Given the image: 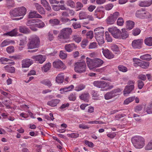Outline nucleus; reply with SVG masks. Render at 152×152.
<instances>
[{
	"mask_svg": "<svg viewBox=\"0 0 152 152\" xmlns=\"http://www.w3.org/2000/svg\"><path fill=\"white\" fill-rule=\"evenodd\" d=\"M86 59L87 66L90 70H94L96 68L102 66L104 63L103 61L99 58L91 59L87 57Z\"/></svg>",
	"mask_w": 152,
	"mask_h": 152,
	"instance_id": "1",
	"label": "nucleus"
},
{
	"mask_svg": "<svg viewBox=\"0 0 152 152\" xmlns=\"http://www.w3.org/2000/svg\"><path fill=\"white\" fill-rule=\"evenodd\" d=\"M95 37L99 45L104 44V40L103 38L104 31L102 27H99L94 30Z\"/></svg>",
	"mask_w": 152,
	"mask_h": 152,
	"instance_id": "2",
	"label": "nucleus"
},
{
	"mask_svg": "<svg viewBox=\"0 0 152 152\" xmlns=\"http://www.w3.org/2000/svg\"><path fill=\"white\" fill-rule=\"evenodd\" d=\"M131 141L134 146L137 148H141L145 145V140L141 136H134L132 138Z\"/></svg>",
	"mask_w": 152,
	"mask_h": 152,
	"instance_id": "3",
	"label": "nucleus"
},
{
	"mask_svg": "<svg viewBox=\"0 0 152 152\" xmlns=\"http://www.w3.org/2000/svg\"><path fill=\"white\" fill-rule=\"evenodd\" d=\"M40 42L39 37L36 35L31 37L29 39V42L27 46L28 49H32L38 48Z\"/></svg>",
	"mask_w": 152,
	"mask_h": 152,
	"instance_id": "4",
	"label": "nucleus"
},
{
	"mask_svg": "<svg viewBox=\"0 0 152 152\" xmlns=\"http://www.w3.org/2000/svg\"><path fill=\"white\" fill-rule=\"evenodd\" d=\"M86 66L84 61L77 62L75 65L74 70L78 73L85 72L86 71Z\"/></svg>",
	"mask_w": 152,
	"mask_h": 152,
	"instance_id": "5",
	"label": "nucleus"
},
{
	"mask_svg": "<svg viewBox=\"0 0 152 152\" xmlns=\"http://www.w3.org/2000/svg\"><path fill=\"white\" fill-rule=\"evenodd\" d=\"M135 15L136 17L140 19L146 18L150 16V13L147 11H145L143 8L137 10Z\"/></svg>",
	"mask_w": 152,
	"mask_h": 152,
	"instance_id": "6",
	"label": "nucleus"
},
{
	"mask_svg": "<svg viewBox=\"0 0 152 152\" xmlns=\"http://www.w3.org/2000/svg\"><path fill=\"white\" fill-rule=\"evenodd\" d=\"M120 15V13L118 12L110 14L106 20L107 23L110 25L113 24Z\"/></svg>",
	"mask_w": 152,
	"mask_h": 152,
	"instance_id": "7",
	"label": "nucleus"
},
{
	"mask_svg": "<svg viewBox=\"0 0 152 152\" xmlns=\"http://www.w3.org/2000/svg\"><path fill=\"white\" fill-rule=\"evenodd\" d=\"M121 91V90L119 88L113 90L105 94L104 96V98L106 100L111 99L118 95V93H120Z\"/></svg>",
	"mask_w": 152,
	"mask_h": 152,
	"instance_id": "8",
	"label": "nucleus"
},
{
	"mask_svg": "<svg viewBox=\"0 0 152 152\" xmlns=\"http://www.w3.org/2000/svg\"><path fill=\"white\" fill-rule=\"evenodd\" d=\"M108 30L114 38L118 39L120 38L121 32L119 29L115 27H112L109 28Z\"/></svg>",
	"mask_w": 152,
	"mask_h": 152,
	"instance_id": "9",
	"label": "nucleus"
},
{
	"mask_svg": "<svg viewBox=\"0 0 152 152\" xmlns=\"http://www.w3.org/2000/svg\"><path fill=\"white\" fill-rule=\"evenodd\" d=\"M143 43V40L142 39H135L132 41V45L134 49H140L142 48Z\"/></svg>",
	"mask_w": 152,
	"mask_h": 152,
	"instance_id": "10",
	"label": "nucleus"
},
{
	"mask_svg": "<svg viewBox=\"0 0 152 152\" xmlns=\"http://www.w3.org/2000/svg\"><path fill=\"white\" fill-rule=\"evenodd\" d=\"M72 32V30L71 28H64L61 31V35L63 38L67 39L68 38Z\"/></svg>",
	"mask_w": 152,
	"mask_h": 152,
	"instance_id": "11",
	"label": "nucleus"
},
{
	"mask_svg": "<svg viewBox=\"0 0 152 152\" xmlns=\"http://www.w3.org/2000/svg\"><path fill=\"white\" fill-rule=\"evenodd\" d=\"M53 66L54 68L58 69H64L66 68L63 62L59 59L53 62Z\"/></svg>",
	"mask_w": 152,
	"mask_h": 152,
	"instance_id": "12",
	"label": "nucleus"
},
{
	"mask_svg": "<svg viewBox=\"0 0 152 152\" xmlns=\"http://www.w3.org/2000/svg\"><path fill=\"white\" fill-rule=\"evenodd\" d=\"M31 58L34 61H37V63L40 64L43 63L46 59L45 56L42 55L33 56L31 57Z\"/></svg>",
	"mask_w": 152,
	"mask_h": 152,
	"instance_id": "13",
	"label": "nucleus"
},
{
	"mask_svg": "<svg viewBox=\"0 0 152 152\" xmlns=\"http://www.w3.org/2000/svg\"><path fill=\"white\" fill-rule=\"evenodd\" d=\"M94 85L99 88H104L107 86V83L104 81H95L93 83Z\"/></svg>",
	"mask_w": 152,
	"mask_h": 152,
	"instance_id": "14",
	"label": "nucleus"
},
{
	"mask_svg": "<svg viewBox=\"0 0 152 152\" xmlns=\"http://www.w3.org/2000/svg\"><path fill=\"white\" fill-rule=\"evenodd\" d=\"M134 88V86H127L125 87L123 91V94L124 96H127L129 94L131 93Z\"/></svg>",
	"mask_w": 152,
	"mask_h": 152,
	"instance_id": "15",
	"label": "nucleus"
},
{
	"mask_svg": "<svg viewBox=\"0 0 152 152\" xmlns=\"http://www.w3.org/2000/svg\"><path fill=\"white\" fill-rule=\"evenodd\" d=\"M152 4V0H144L140 1L139 5L142 7H147Z\"/></svg>",
	"mask_w": 152,
	"mask_h": 152,
	"instance_id": "16",
	"label": "nucleus"
},
{
	"mask_svg": "<svg viewBox=\"0 0 152 152\" xmlns=\"http://www.w3.org/2000/svg\"><path fill=\"white\" fill-rule=\"evenodd\" d=\"M104 56L107 58L110 59L114 57V55L107 49H105L102 51Z\"/></svg>",
	"mask_w": 152,
	"mask_h": 152,
	"instance_id": "17",
	"label": "nucleus"
},
{
	"mask_svg": "<svg viewBox=\"0 0 152 152\" xmlns=\"http://www.w3.org/2000/svg\"><path fill=\"white\" fill-rule=\"evenodd\" d=\"M22 67L23 68L28 67L33 64V61L29 59L23 60L22 61Z\"/></svg>",
	"mask_w": 152,
	"mask_h": 152,
	"instance_id": "18",
	"label": "nucleus"
},
{
	"mask_svg": "<svg viewBox=\"0 0 152 152\" xmlns=\"http://www.w3.org/2000/svg\"><path fill=\"white\" fill-rule=\"evenodd\" d=\"M104 11L101 10H96L95 11L94 15L96 18L101 19L104 17Z\"/></svg>",
	"mask_w": 152,
	"mask_h": 152,
	"instance_id": "19",
	"label": "nucleus"
},
{
	"mask_svg": "<svg viewBox=\"0 0 152 152\" xmlns=\"http://www.w3.org/2000/svg\"><path fill=\"white\" fill-rule=\"evenodd\" d=\"M18 9V8L16 7L10 10L9 14L11 18L19 16Z\"/></svg>",
	"mask_w": 152,
	"mask_h": 152,
	"instance_id": "20",
	"label": "nucleus"
},
{
	"mask_svg": "<svg viewBox=\"0 0 152 152\" xmlns=\"http://www.w3.org/2000/svg\"><path fill=\"white\" fill-rule=\"evenodd\" d=\"M28 17L30 18H42V16L37 13L36 11H31L29 13Z\"/></svg>",
	"mask_w": 152,
	"mask_h": 152,
	"instance_id": "21",
	"label": "nucleus"
},
{
	"mask_svg": "<svg viewBox=\"0 0 152 152\" xmlns=\"http://www.w3.org/2000/svg\"><path fill=\"white\" fill-rule=\"evenodd\" d=\"M37 10L41 14H45V12L42 6L37 3H35L33 4Z\"/></svg>",
	"mask_w": 152,
	"mask_h": 152,
	"instance_id": "22",
	"label": "nucleus"
},
{
	"mask_svg": "<svg viewBox=\"0 0 152 152\" xmlns=\"http://www.w3.org/2000/svg\"><path fill=\"white\" fill-rule=\"evenodd\" d=\"M60 102V100L58 99H53L48 101L47 104L51 107H54L56 106Z\"/></svg>",
	"mask_w": 152,
	"mask_h": 152,
	"instance_id": "23",
	"label": "nucleus"
},
{
	"mask_svg": "<svg viewBox=\"0 0 152 152\" xmlns=\"http://www.w3.org/2000/svg\"><path fill=\"white\" fill-rule=\"evenodd\" d=\"M76 47V46L74 43H71L66 45L65 48L67 51L70 52L75 49Z\"/></svg>",
	"mask_w": 152,
	"mask_h": 152,
	"instance_id": "24",
	"label": "nucleus"
},
{
	"mask_svg": "<svg viewBox=\"0 0 152 152\" xmlns=\"http://www.w3.org/2000/svg\"><path fill=\"white\" fill-rule=\"evenodd\" d=\"M149 63L148 62H146L139 60L138 62V65L143 68H146L148 67Z\"/></svg>",
	"mask_w": 152,
	"mask_h": 152,
	"instance_id": "25",
	"label": "nucleus"
},
{
	"mask_svg": "<svg viewBox=\"0 0 152 152\" xmlns=\"http://www.w3.org/2000/svg\"><path fill=\"white\" fill-rule=\"evenodd\" d=\"M64 79V76L63 73L58 74L56 78V82L58 83H63Z\"/></svg>",
	"mask_w": 152,
	"mask_h": 152,
	"instance_id": "26",
	"label": "nucleus"
},
{
	"mask_svg": "<svg viewBox=\"0 0 152 152\" xmlns=\"http://www.w3.org/2000/svg\"><path fill=\"white\" fill-rule=\"evenodd\" d=\"M49 22L52 26H54L59 25L60 21L58 19L55 18L50 19L49 20Z\"/></svg>",
	"mask_w": 152,
	"mask_h": 152,
	"instance_id": "27",
	"label": "nucleus"
},
{
	"mask_svg": "<svg viewBox=\"0 0 152 152\" xmlns=\"http://www.w3.org/2000/svg\"><path fill=\"white\" fill-rule=\"evenodd\" d=\"M134 23L131 20H128L126 22V28L127 29L130 30L134 27Z\"/></svg>",
	"mask_w": 152,
	"mask_h": 152,
	"instance_id": "28",
	"label": "nucleus"
},
{
	"mask_svg": "<svg viewBox=\"0 0 152 152\" xmlns=\"http://www.w3.org/2000/svg\"><path fill=\"white\" fill-rule=\"evenodd\" d=\"M41 4L45 7L46 10L48 11L51 10V7L49 3L46 0H41Z\"/></svg>",
	"mask_w": 152,
	"mask_h": 152,
	"instance_id": "29",
	"label": "nucleus"
},
{
	"mask_svg": "<svg viewBox=\"0 0 152 152\" xmlns=\"http://www.w3.org/2000/svg\"><path fill=\"white\" fill-rule=\"evenodd\" d=\"M18 8L19 9L18 10L19 16H24L25 15L27 11L26 8L24 7Z\"/></svg>",
	"mask_w": 152,
	"mask_h": 152,
	"instance_id": "30",
	"label": "nucleus"
},
{
	"mask_svg": "<svg viewBox=\"0 0 152 152\" xmlns=\"http://www.w3.org/2000/svg\"><path fill=\"white\" fill-rule=\"evenodd\" d=\"M6 5L9 9L15 7V2L14 0H6Z\"/></svg>",
	"mask_w": 152,
	"mask_h": 152,
	"instance_id": "31",
	"label": "nucleus"
},
{
	"mask_svg": "<svg viewBox=\"0 0 152 152\" xmlns=\"http://www.w3.org/2000/svg\"><path fill=\"white\" fill-rule=\"evenodd\" d=\"M89 97V95L88 93L87 92L82 94L79 96L80 98L85 101H87Z\"/></svg>",
	"mask_w": 152,
	"mask_h": 152,
	"instance_id": "32",
	"label": "nucleus"
},
{
	"mask_svg": "<svg viewBox=\"0 0 152 152\" xmlns=\"http://www.w3.org/2000/svg\"><path fill=\"white\" fill-rule=\"evenodd\" d=\"M17 34V29H15L12 31L4 34V35L10 36L11 37L16 36Z\"/></svg>",
	"mask_w": 152,
	"mask_h": 152,
	"instance_id": "33",
	"label": "nucleus"
},
{
	"mask_svg": "<svg viewBox=\"0 0 152 152\" xmlns=\"http://www.w3.org/2000/svg\"><path fill=\"white\" fill-rule=\"evenodd\" d=\"M144 42L147 45L152 46V37H149L146 38L144 40Z\"/></svg>",
	"mask_w": 152,
	"mask_h": 152,
	"instance_id": "34",
	"label": "nucleus"
},
{
	"mask_svg": "<svg viewBox=\"0 0 152 152\" xmlns=\"http://www.w3.org/2000/svg\"><path fill=\"white\" fill-rule=\"evenodd\" d=\"M19 30L20 32L25 34H28L29 33L30 31L26 27L20 26L19 27Z\"/></svg>",
	"mask_w": 152,
	"mask_h": 152,
	"instance_id": "35",
	"label": "nucleus"
},
{
	"mask_svg": "<svg viewBox=\"0 0 152 152\" xmlns=\"http://www.w3.org/2000/svg\"><path fill=\"white\" fill-rule=\"evenodd\" d=\"M51 66V64L50 63H48L45 65L43 66L42 68V70L44 72H46L50 69Z\"/></svg>",
	"mask_w": 152,
	"mask_h": 152,
	"instance_id": "36",
	"label": "nucleus"
},
{
	"mask_svg": "<svg viewBox=\"0 0 152 152\" xmlns=\"http://www.w3.org/2000/svg\"><path fill=\"white\" fill-rule=\"evenodd\" d=\"M140 58L142 60H145L148 61H149L151 59V55L148 54L141 56Z\"/></svg>",
	"mask_w": 152,
	"mask_h": 152,
	"instance_id": "37",
	"label": "nucleus"
},
{
	"mask_svg": "<svg viewBox=\"0 0 152 152\" xmlns=\"http://www.w3.org/2000/svg\"><path fill=\"white\" fill-rule=\"evenodd\" d=\"M125 29H122V33L120 34V38L119 39H125L127 38L129 36V34L127 32H125Z\"/></svg>",
	"mask_w": 152,
	"mask_h": 152,
	"instance_id": "38",
	"label": "nucleus"
},
{
	"mask_svg": "<svg viewBox=\"0 0 152 152\" xmlns=\"http://www.w3.org/2000/svg\"><path fill=\"white\" fill-rule=\"evenodd\" d=\"M73 39L76 42L78 43L80 42L81 40V37L79 35H74L72 36Z\"/></svg>",
	"mask_w": 152,
	"mask_h": 152,
	"instance_id": "39",
	"label": "nucleus"
},
{
	"mask_svg": "<svg viewBox=\"0 0 152 152\" xmlns=\"http://www.w3.org/2000/svg\"><path fill=\"white\" fill-rule=\"evenodd\" d=\"M85 87V85L82 84H80L78 85L75 87V90L77 91H79L84 89Z\"/></svg>",
	"mask_w": 152,
	"mask_h": 152,
	"instance_id": "40",
	"label": "nucleus"
},
{
	"mask_svg": "<svg viewBox=\"0 0 152 152\" xmlns=\"http://www.w3.org/2000/svg\"><path fill=\"white\" fill-rule=\"evenodd\" d=\"M135 97V96H132L124 100V104H129L134 100Z\"/></svg>",
	"mask_w": 152,
	"mask_h": 152,
	"instance_id": "41",
	"label": "nucleus"
},
{
	"mask_svg": "<svg viewBox=\"0 0 152 152\" xmlns=\"http://www.w3.org/2000/svg\"><path fill=\"white\" fill-rule=\"evenodd\" d=\"M5 68L8 72L11 73H14L15 72V69L14 67H10L7 65L5 66Z\"/></svg>",
	"mask_w": 152,
	"mask_h": 152,
	"instance_id": "42",
	"label": "nucleus"
},
{
	"mask_svg": "<svg viewBox=\"0 0 152 152\" xmlns=\"http://www.w3.org/2000/svg\"><path fill=\"white\" fill-rule=\"evenodd\" d=\"M40 83L42 84L45 85L49 87H50L52 85L50 81L48 80H43L41 81Z\"/></svg>",
	"mask_w": 152,
	"mask_h": 152,
	"instance_id": "43",
	"label": "nucleus"
},
{
	"mask_svg": "<svg viewBox=\"0 0 152 152\" xmlns=\"http://www.w3.org/2000/svg\"><path fill=\"white\" fill-rule=\"evenodd\" d=\"M66 3L67 6L70 7H71L74 8L75 7V3L72 0H67Z\"/></svg>",
	"mask_w": 152,
	"mask_h": 152,
	"instance_id": "44",
	"label": "nucleus"
},
{
	"mask_svg": "<svg viewBox=\"0 0 152 152\" xmlns=\"http://www.w3.org/2000/svg\"><path fill=\"white\" fill-rule=\"evenodd\" d=\"M59 56L61 59H64L66 58L67 56V54L64 52V51L61 50L60 52Z\"/></svg>",
	"mask_w": 152,
	"mask_h": 152,
	"instance_id": "45",
	"label": "nucleus"
},
{
	"mask_svg": "<svg viewBox=\"0 0 152 152\" xmlns=\"http://www.w3.org/2000/svg\"><path fill=\"white\" fill-rule=\"evenodd\" d=\"M117 25L118 26H123L124 23V20L123 18L122 17L119 18L117 19Z\"/></svg>",
	"mask_w": 152,
	"mask_h": 152,
	"instance_id": "46",
	"label": "nucleus"
},
{
	"mask_svg": "<svg viewBox=\"0 0 152 152\" xmlns=\"http://www.w3.org/2000/svg\"><path fill=\"white\" fill-rule=\"evenodd\" d=\"M118 68L119 71L123 72H126L128 70L127 68L123 65H119L118 67Z\"/></svg>",
	"mask_w": 152,
	"mask_h": 152,
	"instance_id": "47",
	"label": "nucleus"
},
{
	"mask_svg": "<svg viewBox=\"0 0 152 152\" xmlns=\"http://www.w3.org/2000/svg\"><path fill=\"white\" fill-rule=\"evenodd\" d=\"M106 39L108 42H111L112 41V39L110 36L108 32L106 31L105 32Z\"/></svg>",
	"mask_w": 152,
	"mask_h": 152,
	"instance_id": "48",
	"label": "nucleus"
},
{
	"mask_svg": "<svg viewBox=\"0 0 152 152\" xmlns=\"http://www.w3.org/2000/svg\"><path fill=\"white\" fill-rule=\"evenodd\" d=\"M7 52L9 53L14 52V47L12 46H11L7 47L6 49Z\"/></svg>",
	"mask_w": 152,
	"mask_h": 152,
	"instance_id": "49",
	"label": "nucleus"
},
{
	"mask_svg": "<svg viewBox=\"0 0 152 152\" xmlns=\"http://www.w3.org/2000/svg\"><path fill=\"white\" fill-rule=\"evenodd\" d=\"M142 105H137L134 108V111L135 112L138 113L142 110Z\"/></svg>",
	"mask_w": 152,
	"mask_h": 152,
	"instance_id": "50",
	"label": "nucleus"
},
{
	"mask_svg": "<svg viewBox=\"0 0 152 152\" xmlns=\"http://www.w3.org/2000/svg\"><path fill=\"white\" fill-rule=\"evenodd\" d=\"M27 39L26 37H23L20 40L19 45H23L26 43Z\"/></svg>",
	"mask_w": 152,
	"mask_h": 152,
	"instance_id": "51",
	"label": "nucleus"
},
{
	"mask_svg": "<svg viewBox=\"0 0 152 152\" xmlns=\"http://www.w3.org/2000/svg\"><path fill=\"white\" fill-rule=\"evenodd\" d=\"M79 134L77 133H72L71 134H68L67 135L68 137L71 138H76L78 137L79 136Z\"/></svg>",
	"mask_w": 152,
	"mask_h": 152,
	"instance_id": "52",
	"label": "nucleus"
},
{
	"mask_svg": "<svg viewBox=\"0 0 152 152\" xmlns=\"http://www.w3.org/2000/svg\"><path fill=\"white\" fill-rule=\"evenodd\" d=\"M76 97L75 94H71L68 96V99L70 101H74L76 99Z\"/></svg>",
	"mask_w": 152,
	"mask_h": 152,
	"instance_id": "53",
	"label": "nucleus"
},
{
	"mask_svg": "<svg viewBox=\"0 0 152 152\" xmlns=\"http://www.w3.org/2000/svg\"><path fill=\"white\" fill-rule=\"evenodd\" d=\"M146 150H149L152 149V140H151L145 147Z\"/></svg>",
	"mask_w": 152,
	"mask_h": 152,
	"instance_id": "54",
	"label": "nucleus"
},
{
	"mask_svg": "<svg viewBox=\"0 0 152 152\" xmlns=\"http://www.w3.org/2000/svg\"><path fill=\"white\" fill-rule=\"evenodd\" d=\"M141 31L139 29L137 28L133 30V34L134 36L139 35Z\"/></svg>",
	"mask_w": 152,
	"mask_h": 152,
	"instance_id": "55",
	"label": "nucleus"
},
{
	"mask_svg": "<svg viewBox=\"0 0 152 152\" xmlns=\"http://www.w3.org/2000/svg\"><path fill=\"white\" fill-rule=\"evenodd\" d=\"M138 87L139 89H141L143 87L144 84L142 81L139 80L137 81Z\"/></svg>",
	"mask_w": 152,
	"mask_h": 152,
	"instance_id": "56",
	"label": "nucleus"
},
{
	"mask_svg": "<svg viewBox=\"0 0 152 152\" xmlns=\"http://www.w3.org/2000/svg\"><path fill=\"white\" fill-rule=\"evenodd\" d=\"M10 61V60L4 57H2L0 59V61L2 64H6V62L8 61Z\"/></svg>",
	"mask_w": 152,
	"mask_h": 152,
	"instance_id": "57",
	"label": "nucleus"
},
{
	"mask_svg": "<svg viewBox=\"0 0 152 152\" xmlns=\"http://www.w3.org/2000/svg\"><path fill=\"white\" fill-rule=\"evenodd\" d=\"M97 45L96 42H94L90 44L89 46V49H94L97 47Z\"/></svg>",
	"mask_w": 152,
	"mask_h": 152,
	"instance_id": "58",
	"label": "nucleus"
},
{
	"mask_svg": "<svg viewBox=\"0 0 152 152\" xmlns=\"http://www.w3.org/2000/svg\"><path fill=\"white\" fill-rule=\"evenodd\" d=\"M86 35L87 38H89L91 39L93 37V32L91 31H90L87 32L86 34Z\"/></svg>",
	"mask_w": 152,
	"mask_h": 152,
	"instance_id": "59",
	"label": "nucleus"
},
{
	"mask_svg": "<svg viewBox=\"0 0 152 152\" xmlns=\"http://www.w3.org/2000/svg\"><path fill=\"white\" fill-rule=\"evenodd\" d=\"M79 18L80 20L86 18V13L85 12H80L79 14Z\"/></svg>",
	"mask_w": 152,
	"mask_h": 152,
	"instance_id": "60",
	"label": "nucleus"
},
{
	"mask_svg": "<svg viewBox=\"0 0 152 152\" xmlns=\"http://www.w3.org/2000/svg\"><path fill=\"white\" fill-rule=\"evenodd\" d=\"M88 41L87 39H84L81 43V46L84 48L87 45Z\"/></svg>",
	"mask_w": 152,
	"mask_h": 152,
	"instance_id": "61",
	"label": "nucleus"
},
{
	"mask_svg": "<svg viewBox=\"0 0 152 152\" xmlns=\"http://www.w3.org/2000/svg\"><path fill=\"white\" fill-rule=\"evenodd\" d=\"M10 43V42L7 40H4L1 44L0 46L4 47L8 45Z\"/></svg>",
	"mask_w": 152,
	"mask_h": 152,
	"instance_id": "62",
	"label": "nucleus"
},
{
	"mask_svg": "<svg viewBox=\"0 0 152 152\" xmlns=\"http://www.w3.org/2000/svg\"><path fill=\"white\" fill-rule=\"evenodd\" d=\"M34 20L33 19L28 20L26 22V24L27 26L31 27L34 25Z\"/></svg>",
	"mask_w": 152,
	"mask_h": 152,
	"instance_id": "63",
	"label": "nucleus"
},
{
	"mask_svg": "<svg viewBox=\"0 0 152 152\" xmlns=\"http://www.w3.org/2000/svg\"><path fill=\"white\" fill-rule=\"evenodd\" d=\"M83 5L82 3L80 2H77L76 3V8L78 9L77 10H79L83 7Z\"/></svg>",
	"mask_w": 152,
	"mask_h": 152,
	"instance_id": "64",
	"label": "nucleus"
}]
</instances>
